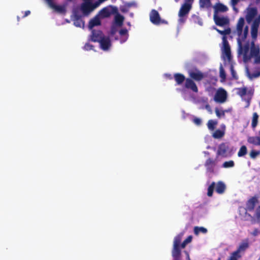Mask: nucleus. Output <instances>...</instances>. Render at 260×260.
<instances>
[{
  "label": "nucleus",
  "instance_id": "f257e3e1",
  "mask_svg": "<svg viewBox=\"0 0 260 260\" xmlns=\"http://www.w3.org/2000/svg\"><path fill=\"white\" fill-rule=\"evenodd\" d=\"M174 78L177 85H182L185 82L184 88L189 89L196 93L198 92V88L196 83L191 79L185 78L183 74L179 73L174 74Z\"/></svg>",
  "mask_w": 260,
  "mask_h": 260
},
{
  "label": "nucleus",
  "instance_id": "f03ea898",
  "mask_svg": "<svg viewBox=\"0 0 260 260\" xmlns=\"http://www.w3.org/2000/svg\"><path fill=\"white\" fill-rule=\"evenodd\" d=\"M182 235L179 234L174 239L173 246L172 250L173 260H181V242Z\"/></svg>",
  "mask_w": 260,
  "mask_h": 260
},
{
  "label": "nucleus",
  "instance_id": "7ed1b4c3",
  "mask_svg": "<svg viewBox=\"0 0 260 260\" xmlns=\"http://www.w3.org/2000/svg\"><path fill=\"white\" fill-rule=\"evenodd\" d=\"M249 247V239L247 238L243 240L237 250L231 254L229 260H238L242 257L240 253L244 252Z\"/></svg>",
  "mask_w": 260,
  "mask_h": 260
},
{
  "label": "nucleus",
  "instance_id": "20e7f679",
  "mask_svg": "<svg viewBox=\"0 0 260 260\" xmlns=\"http://www.w3.org/2000/svg\"><path fill=\"white\" fill-rule=\"evenodd\" d=\"M245 40L246 39L242 40V38H238L237 39V43L239 54H243L244 62H247L250 59V56H249L248 54L249 50V43L247 42L243 46L242 43L244 42Z\"/></svg>",
  "mask_w": 260,
  "mask_h": 260
},
{
  "label": "nucleus",
  "instance_id": "39448f33",
  "mask_svg": "<svg viewBox=\"0 0 260 260\" xmlns=\"http://www.w3.org/2000/svg\"><path fill=\"white\" fill-rule=\"evenodd\" d=\"M245 23V20L243 17H240L236 25V32L238 38H242V39H246L248 34V26H246L243 30Z\"/></svg>",
  "mask_w": 260,
  "mask_h": 260
},
{
  "label": "nucleus",
  "instance_id": "423d86ee",
  "mask_svg": "<svg viewBox=\"0 0 260 260\" xmlns=\"http://www.w3.org/2000/svg\"><path fill=\"white\" fill-rule=\"evenodd\" d=\"M149 18L151 22L156 25L168 24V22L167 20L161 19L159 13L154 9L151 11Z\"/></svg>",
  "mask_w": 260,
  "mask_h": 260
},
{
  "label": "nucleus",
  "instance_id": "0eeeda50",
  "mask_svg": "<svg viewBox=\"0 0 260 260\" xmlns=\"http://www.w3.org/2000/svg\"><path fill=\"white\" fill-rule=\"evenodd\" d=\"M188 73L189 78L192 80L200 81L204 78V74L196 68L189 70Z\"/></svg>",
  "mask_w": 260,
  "mask_h": 260
},
{
  "label": "nucleus",
  "instance_id": "6e6552de",
  "mask_svg": "<svg viewBox=\"0 0 260 260\" xmlns=\"http://www.w3.org/2000/svg\"><path fill=\"white\" fill-rule=\"evenodd\" d=\"M226 91L223 88H220L216 92L214 100L217 103H223L226 101Z\"/></svg>",
  "mask_w": 260,
  "mask_h": 260
},
{
  "label": "nucleus",
  "instance_id": "1a4fd4ad",
  "mask_svg": "<svg viewBox=\"0 0 260 260\" xmlns=\"http://www.w3.org/2000/svg\"><path fill=\"white\" fill-rule=\"evenodd\" d=\"M213 19L215 23L219 26H224L228 25L230 23V20L228 17H220L218 15H213Z\"/></svg>",
  "mask_w": 260,
  "mask_h": 260
},
{
  "label": "nucleus",
  "instance_id": "9d476101",
  "mask_svg": "<svg viewBox=\"0 0 260 260\" xmlns=\"http://www.w3.org/2000/svg\"><path fill=\"white\" fill-rule=\"evenodd\" d=\"M257 14V9L256 7H248L247 8V14L245 19L248 23L252 22L254 18Z\"/></svg>",
  "mask_w": 260,
  "mask_h": 260
},
{
  "label": "nucleus",
  "instance_id": "9b49d317",
  "mask_svg": "<svg viewBox=\"0 0 260 260\" xmlns=\"http://www.w3.org/2000/svg\"><path fill=\"white\" fill-rule=\"evenodd\" d=\"M258 202V198L257 196L251 197L246 203V210L249 211H253Z\"/></svg>",
  "mask_w": 260,
  "mask_h": 260
},
{
  "label": "nucleus",
  "instance_id": "f8f14e48",
  "mask_svg": "<svg viewBox=\"0 0 260 260\" xmlns=\"http://www.w3.org/2000/svg\"><path fill=\"white\" fill-rule=\"evenodd\" d=\"M117 10V9L116 7L112 6L105 7L100 11L99 14L102 18H107L109 17Z\"/></svg>",
  "mask_w": 260,
  "mask_h": 260
},
{
  "label": "nucleus",
  "instance_id": "ddd939ff",
  "mask_svg": "<svg viewBox=\"0 0 260 260\" xmlns=\"http://www.w3.org/2000/svg\"><path fill=\"white\" fill-rule=\"evenodd\" d=\"M229 149L228 145L225 143H221L218 148L217 152V155H220L225 157L227 156V152Z\"/></svg>",
  "mask_w": 260,
  "mask_h": 260
},
{
  "label": "nucleus",
  "instance_id": "4468645a",
  "mask_svg": "<svg viewBox=\"0 0 260 260\" xmlns=\"http://www.w3.org/2000/svg\"><path fill=\"white\" fill-rule=\"evenodd\" d=\"M260 23V17L255 19L252 24L251 34L252 38L255 39L257 37L258 28Z\"/></svg>",
  "mask_w": 260,
  "mask_h": 260
},
{
  "label": "nucleus",
  "instance_id": "2eb2a0df",
  "mask_svg": "<svg viewBox=\"0 0 260 260\" xmlns=\"http://www.w3.org/2000/svg\"><path fill=\"white\" fill-rule=\"evenodd\" d=\"M104 37L103 32L100 30H92L91 35V41L93 42H99L100 40Z\"/></svg>",
  "mask_w": 260,
  "mask_h": 260
},
{
  "label": "nucleus",
  "instance_id": "dca6fc26",
  "mask_svg": "<svg viewBox=\"0 0 260 260\" xmlns=\"http://www.w3.org/2000/svg\"><path fill=\"white\" fill-rule=\"evenodd\" d=\"M215 165V160L211 158H208L205 163V166L206 168L207 172L210 173H213Z\"/></svg>",
  "mask_w": 260,
  "mask_h": 260
},
{
  "label": "nucleus",
  "instance_id": "f3484780",
  "mask_svg": "<svg viewBox=\"0 0 260 260\" xmlns=\"http://www.w3.org/2000/svg\"><path fill=\"white\" fill-rule=\"evenodd\" d=\"M222 40L224 53L228 58H230L231 56V49L226 36H222Z\"/></svg>",
  "mask_w": 260,
  "mask_h": 260
},
{
  "label": "nucleus",
  "instance_id": "a211bd4d",
  "mask_svg": "<svg viewBox=\"0 0 260 260\" xmlns=\"http://www.w3.org/2000/svg\"><path fill=\"white\" fill-rule=\"evenodd\" d=\"M191 8V4L185 3L182 5L179 11V16H186Z\"/></svg>",
  "mask_w": 260,
  "mask_h": 260
},
{
  "label": "nucleus",
  "instance_id": "6ab92c4d",
  "mask_svg": "<svg viewBox=\"0 0 260 260\" xmlns=\"http://www.w3.org/2000/svg\"><path fill=\"white\" fill-rule=\"evenodd\" d=\"M101 48L103 50H108L111 46L110 39L109 37H104L99 42Z\"/></svg>",
  "mask_w": 260,
  "mask_h": 260
},
{
  "label": "nucleus",
  "instance_id": "aec40b11",
  "mask_svg": "<svg viewBox=\"0 0 260 260\" xmlns=\"http://www.w3.org/2000/svg\"><path fill=\"white\" fill-rule=\"evenodd\" d=\"M214 14L217 15L219 12H226L228 11V7L222 3H217L214 6Z\"/></svg>",
  "mask_w": 260,
  "mask_h": 260
},
{
  "label": "nucleus",
  "instance_id": "412c9836",
  "mask_svg": "<svg viewBox=\"0 0 260 260\" xmlns=\"http://www.w3.org/2000/svg\"><path fill=\"white\" fill-rule=\"evenodd\" d=\"M81 9L84 15H88L93 11L91 2H86L81 5Z\"/></svg>",
  "mask_w": 260,
  "mask_h": 260
},
{
  "label": "nucleus",
  "instance_id": "4be33fe9",
  "mask_svg": "<svg viewBox=\"0 0 260 260\" xmlns=\"http://www.w3.org/2000/svg\"><path fill=\"white\" fill-rule=\"evenodd\" d=\"M101 24V22L99 17L98 16H95L89 21L88 27L90 29H92L93 27L100 25Z\"/></svg>",
  "mask_w": 260,
  "mask_h": 260
},
{
  "label": "nucleus",
  "instance_id": "5701e85b",
  "mask_svg": "<svg viewBox=\"0 0 260 260\" xmlns=\"http://www.w3.org/2000/svg\"><path fill=\"white\" fill-rule=\"evenodd\" d=\"M225 188L226 186L225 184L222 181H219L217 183L215 190L218 193L222 194L224 192Z\"/></svg>",
  "mask_w": 260,
  "mask_h": 260
},
{
  "label": "nucleus",
  "instance_id": "b1692460",
  "mask_svg": "<svg viewBox=\"0 0 260 260\" xmlns=\"http://www.w3.org/2000/svg\"><path fill=\"white\" fill-rule=\"evenodd\" d=\"M247 141L249 143L254 145H260V137H249L248 138Z\"/></svg>",
  "mask_w": 260,
  "mask_h": 260
},
{
  "label": "nucleus",
  "instance_id": "393cba45",
  "mask_svg": "<svg viewBox=\"0 0 260 260\" xmlns=\"http://www.w3.org/2000/svg\"><path fill=\"white\" fill-rule=\"evenodd\" d=\"M225 134L224 130L216 129L212 134V137L214 139H220L222 138Z\"/></svg>",
  "mask_w": 260,
  "mask_h": 260
},
{
  "label": "nucleus",
  "instance_id": "a878e982",
  "mask_svg": "<svg viewBox=\"0 0 260 260\" xmlns=\"http://www.w3.org/2000/svg\"><path fill=\"white\" fill-rule=\"evenodd\" d=\"M259 116L257 113L254 112L253 113L252 122H251V127L252 128H255V127L257 125L258 119Z\"/></svg>",
  "mask_w": 260,
  "mask_h": 260
},
{
  "label": "nucleus",
  "instance_id": "bb28decb",
  "mask_svg": "<svg viewBox=\"0 0 260 260\" xmlns=\"http://www.w3.org/2000/svg\"><path fill=\"white\" fill-rule=\"evenodd\" d=\"M217 123V121L211 119L208 121L207 125L208 129L212 131L215 129Z\"/></svg>",
  "mask_w": 260,
  "mask_h": 260
},
{
  "label": "nucleus",
  "instance_id": "cd10ccee",
  "mask_svg": "<svg viewBox=\"0 0 260 260\" xmlns=\"http://www.w3.org/2000/svg\"><path fill=\"white\" fill-rule=\"evenodd\" d=\"M193 232L196 235H198L200 233L206 234L207 232V230L204 227L195 226Z\"/></svg>",
  "mask_w": 260,
  "mask_h": 260
},
{
  "label": "nucleus",
  "instance_id": "c85d7f7f",
  "mask_svg": "<svg viewBox=\"0 0 260 260\" xmlns=\"http://www.w3.org/2000/svg\"><path fill=\"white\" fill-rule=\"evenodd\" d=\"M247 153V147L245 145L242 146L238 152V156L239 157H242L245 155Z\"/></svg>",
  "mask_w": 260,
  "mask_h": 260
},
{
  "label": "nucleus",
  "instance_id": "c756f323",
  "mask_svg": "<svg viewBox=\"0 0 260 260\" xmlns=\"http://www.w3.org/2000/svg\"><path fill=\"white\" fill-rule=\"evenodd\" d=\"M123 20V16L120 14H117L115 17V23L119 26H121L122 25Z\"/></svg>",
  "mask_w": 260,
  "mask_h": 260
},
{
  "label": "nucleus",
  "instance_id": "7c9ffc66",
  "mask_svg": "<svg viewBox=\"0 0 260 260\" xmlns=\"http://www.w3.org/2000/svg\"><path fill=\"white\" fill-rule=\"evenodd\" d=\"M200 6L201 8H209L210 6V0H200Z\"/></svg>",
  "mask_w": 260,
  "mask_h": 260
},
{
  "label": "nucleus",
  "instance_id": "2f4dec72",
  "mask_svg": "<svg viewBox=\"0 0 260 260\" xmlns=\"http://www.w3.org/2000/svg\"><path fill=\"white\" fill-rule=\"evenodd\" d=\"M215 29L223 36H226V35H230L231 33V29L230 27H228L223 30H221L217 28H215Z\"/></svg>",
  "mask_w": 260,
  "mask_h": 260
},
{
  "label": "nucleus",
  "instance_id": "473e14b6",
  "mask_svg": "<svg viewBox=\"0 0 260 260\" xmlns=\"http://www.w3.org/2000/svg\"><path fill=\"white\" fill-rule=\"evenodd\" d=\"M240 0H231L230 1V5L232 6L233 11L237 13L239 12L238 9L236 7L237 5L239 2H240Z\"/></svg>",
  "mask_w": 260,
  "mask_h": 260
},
{
  "label": "nucleus",
  "instance_id": "72a5a7b5",
  "mask_svg": "<svg viewBox=\"0 0 260 260\" xmlns=\"http://www.w3.org/2000/svg\"><path fill=\"white\" fill-rule=\"evenodd\" d=\"M215 182H212L208 188V192L207 196L208 197H212L213 195V192L214 189L215 188Z\"/></svg>",
  "mask_w": 260,
  "mask_h": 260
},
{
  "label": "nucleus",
  "instance_id": "f704fd0d",
  "mask_svg": "<svg viewBox=\"0 0 260 260\" xmlns=\"http://www.w3.org/2000/svg\"><path fill=\"white\" fill-rule=\"evenodd\" d=\"M234 161L232 160H231L223 162V164L222 165V167L224 168H232L234 166Z\"/></svg>",
  "mask_w": 260,
  "mask_h": 260
},
{
  "label": "nucleus",
  "instance_id": "c9c22d12",
  "mask_svg": "<svg viewBox=\"0 0 260 260\" xmlns=\"http://www.w3.org/2000/svg\"><path fill=\"white\" fill-rule=\"evenodd\" d=\"M259 49L258 48H256L254 47H252L251 49L250 54L249 55L250 56V58L253 56H256L259 55Z\"/></svg>",
  "mask_w": 260,
  "mask_h": 260
},
{
  "label": "nucleus",
  "instance_id": "e433bc0d",
  "mask_svg": "<svg viewBox=\"0 0 260 260\" xmlns=\"http://www.w3.org/2000/svg\"><path fill=\"white\" fill-rule=\"evenodd\" d=\"M192 237L191 236H189L185 240L183 241V242L181 244V248H184L186 245L191 242L192 241Z\"/></svg>",
  "mask_w": 260,
  "mask_h": 260
},
{
  "label": "nucleus",
  "instance_id": "4c0bfd02",
  "mask_svg": "<svg viewBox=\"0 0 260 260\" xmlns=\"http://www.w3.org/2000/svg\"><path fill=\"white\" fill-rule=\"evenodd\" d=\"M254 216L256 221L258 222H260V205L256 208Z\"/></svg>",
  "mask_w": 260,
  "mask_h": 260
},
{
  "label": "nucleus",
  "instance_id": "58836bf2",
  "mask_svg": "<svg viewBox=\"0 0 260 260\" xmlns=\"http://www.w3.org/2000/svg\"><path fill=\"white\" fill-rule=\"evenodd\" d=\"M74 24L76 26L81 27V25H84V22L80 18H76L74 21Z\"/></svg>",
  "mask_w": 260,
  "mask_h": 260
},
{
  "label": "nucleus",
  "instance_id": "ea45409f",
  "mask_svg": "<svg viewBox=\"0 0 260 260\" xmlns=\"http://www.w3.org/2000/svg\"><path fill=\"white\" fill-rule=\"evenodd\" d=\"M215 113H216V116L218 118H220L221 116H224V115H225V111H223V110L220 111L217 108L215 109Z\"/></svg>",
  "mask_w": 260,
  "mask_h": 260
},
{
  "label": "nucleus",
  "instance_id": "a19ab883",
  "mask_svg": "<svg viewBox=\"0 0 260 260\" xmlns=\"http://www.w3.org/2000/svg\"><path fill=\"white\" fill-rule=\"evenodd\" d=\"M247 92V89L245 87L241 88L239 89L238 94L242 96L245 95Z\"/></svg>",
  "mask_w": 260,
  "mask_h": 260
},
{
  "label": "nucleus",
  "instance_id": "79ce46f5",
  "mask_svg": "<svg viewBox=\"0 0 260 260\" xmlns=\"http://www.w3.org/2000/svg\"><path fill=\"white\" fill-rule=\"evenodd\" d=\"M93 47L94 46L92 45L89 44V43H86L84 46V49L86 51H89L92 50Z\"/></svg>",
  "mask_w": 260,
  "mask_h": 260
},
{
  "label": "nucleus",
  "instance_id": "37998d69",
  "mask_svg": "<svg viewBox=\"0 0 260 260\" xmlns=\"http://www.w3.org/2000/svg\"><path fill=\"white\" fill-rule=\"evenodd\" d=\"M192 122L197 125L200 126L202 124V120L200 118L198 117H194L192 119Z\"/></svg>",
  "mask_w": 260,
  "mask_h": 260
},
{
  "label": "nucleus",
  "instance_id": "c03bdc74",
  "mask_svg": "<svg viewBox=\"0 0 260 260\" xmlns=\"http://www.w3.org/2000/svg\"><path fill=\"white\" fill-rule=\"evenodd\" d=\"M259 152L255 150H251L250 152V156L252 158H255L258 154Z\"/></svg>",
  "mask_w": 260,
  "mask_h": 260
},
{
  "label": "nucleus",
  "instance_id": "a18cd8bd",
  "mask_svg": "<svg viewBox=\"0 0 260 260\" xmlns=\"http://www.w3.org/2000/svg\"><path fill=\"white\" fill-rule=\"evenodd\" d=\"M220 77L223 79L225 80L226 78L225 73L222 67L220 68Z\"/></svg>",
  "mask_w": 260,
  "mask_h": 260
},
{
  "label": "nucleus",
  "instance_id": "49530a36",
  "mask_svg": "<svg viewBox=\"0 0 260 260\" xmlns=\"http://www.w3.org/2000/svg\"><path fill=\"white\" fill-rule=\"evenodd\" d=\"M100 3H101V2H100L99 1L98 2H96L94 3H91V7H92V10H93L94 9L98 7H99V6L100 5Z\"/></svg>",
  "mask_w": 260,
  "mask_h": 260
},
{
  "label": "nucleus",
  "instance_id": "de8ad7c7",
  "mask_svg": "<svg viewBox=\"0 0 260 260\" xmlns=\"http://www.w3.org/2000/svg\"><path fill=\"white\" fill-rule=\"evenodd\" d=\"M259 234L260 231L258 229H255L251 233V234L254 237L257 236Z\"/></svg>",
  "mask_w": 260,
  "mask_h": 260
},
{
  "label": "nucleus",
  "instance_id": "09e8293b",
  "mask_svg": "<svg viewBox=\"0 0 260 260\" xmlns=\"http://www.w3.org/2000/svg\"><path fill=\"white\" fill-rule=\"evenodd\" d=\"M119 34L121 36H125L127 35V30L126 28L121 29L119 31Z\"/></svg>",
  "mask_w": 260,
  "mask_h": 260
},
{
  "label": "nucleus",
  "instance_id": "8fccbe9b",
  "mask_svg": "<svg viewBox=\"0 0 260 260\" xmlns=\"http://www.w3.org/2000/svg\"><path fill=\"white\" fill-rule=\"evenodd\" d=\"M179 23H184L185 22V21H186V18H187V16H179Z\"/></svg>",
  "mask_w": 260,
  "mask_h": 260
},
{
  "label": "nucleus",
  "instance_id": "3c124183",
  "mask_svg": "<svg viewBox=\"0 0 260 260\" xmlns=\"http://www.w3.org/2000/svg\"><path fill=\"white\" fill-rule=\"evenodd\" d=\"M49 5V6L53 8V9H54L55 6H56V5L53 2V1L52 0H46Z\"/></svg>",
  "mask_w": 260,
  "mask_h": 260
},
{
  "label": "nucleus",
  "instance_id": "603ef678",
  "mask_svg": "<svg viewBox=\"0 0 260 260\" xmlns=\"http://www.w3.org/2000/svg\"><path fill=\"white\" fill-rule=\"evenodd\" d=\"M254 63H260V55L255 56Z\"/></svg>",
  "mask_w": 260,
  "mask_h": 260
},
{
  "label": "nucleus",
  "instance_id": "864d4df0",
  "mask_svg": "<svg viewBox=\"0 0 260 260\" xmlns=\"http://www.w3.org/2000/svg\"><path fill=\"white\" fill-rule=\"evenodd\" d=\"M54 9L58 12H62L63 11V8L60 6L56 5Z\"/></svg>",
  "mask_w": 260,
  "mask_h": 260
},
{
  "label": "nucleus",
  "instance_id": "5fc2aeb1",
  "mask_svg": "<svg viewBox=\"0 0 260 260\" xmlns=\"http://www.w3.org/2000/svg\"><path fill=\"white\" fill-rule=\"evenodd\" d=\"M231 73H232L233 77L236 79V76H235L236 72L234 71L233 67H231Z\"/></svg>",
  "mask_w": 260,
  "mask_h": 260
},
{
  "label": "nucleus",
  "instance_id": "6e6d98bb",
  "mask_svg": "<svg viewBox=\"0 0 260 260\" xmlns=\"http://www.w3.org/2000/svg\"><path fill=\"white\" fill-rule=\"evenodd\" d=\"M184 253L185 254L186 260H191L189 252L186 250L184 251Z\"/></svg>",
  "mask_w": 260,
  "mask_h": 260
},
{
  "label": "nucleus",
  "instance_id": "4d7b16f0",
  "mask_svg": "<svg viewBox=\"0 0 260 260\" xmlns=\"http://www.w3.org/2000/svg\"><path fill=\"white\" fill-rule=\"evenodd\" d=\"M30 13V12L29 10L25 11L24 15H23V17L24 18V17H26L27 16L29 15Z\"/></svg>",
  "mask_w": 260,
  "mask_h": 260
},
{
  "label": "nucleus",
  "instance_id": "13d9d810",
  "mask_svg": "<svg viewBox=\"0 0 260 260\" xmlns=\"http://www.w3.org/2000/svg\"><path fill=\"white\" fill-rule=\"evenodd\" d=\"M205 108H206V109H207L208 111H209V112H211V107H210V106L209 104H207V105H206V106H205Z\"/></svg>",
  "mask_w": 260,
  "mask_h": 260
},
{
  "label": "nucleus",
  "instance_id": "bf43d9fd",
  "mask_svg": "<svg viewBox=\"0 0 260 260\" xmlns=\"http://www.w3.org/2000/svg\"><path fill=\"white\" fill-rule=\"evenodd\" d=\"M165 76H166V77L167 78H168V79H170V80L173 79V77H172V75H171V74H166Z\"/></svg>",
  "mask_w": 260,
  "mask_h": 260
},
{
  "label": "nucleus",
  "instance_id": "052dcab7",
  "mask_svg": "<svg viewBox=\"0 0 260 260\" xmlns=\"http://www.w3.org/2000/svg\"><path fill=\"white\" fill-rule=\"evenodd\" d=\"M260 75V71L257 73L254 74L252 76L253 77L256 78L258 77Z\"/></svg>",
  "mask_w": 260,
  "mask_h": 260
},
{
  "label": "nucleus",
  "instance_id": "680f3d73",
  "mask_svg": "<svg viewBox=\"0 0 260 260\" xmlns=\"http://www.w3.org/2000/svg\"><path fill=\"white\" fill-rule=\"evenodd\" d=\"M134 5V4H133V3H128V4H127V6H128V7H131V6H133Z\"/></svg>",
  "mask_w": 260,
  "mask_h": 260
},
{
  "label": "nucleus",
  "instance_id": "e2e57ef3",
  "mask_svg": "<svg viewBox=\"0 0 260 260\" xmlns=\"http://www.w3.org/2000/svg\"><path fill=\"white\" fill-rule=\"evenodd\" d=\"M193 0H186V2L187 3L192 2Z\"/></svg>",
  "mask_w": 260,
  "mask_h": 260
},
{
  "label": "nucleus",
  "instance_id": "0e129e2a",
  "mask_svg": "<svg viewBox=\"0 0 260 260\" xmlns=\"http://www.w3.org/2000/svg\"><path fill=\"white\" fill-rule=\"evenodd\" d=\"M114 33H115V31L114 30H112V34L113 35V34H114Z\"/></svg>",
  "mask_w": 260,
  "mask_h": 260
},
{
  "label": "nucleus",
  "instance_id": "69168bd1",
  "mask_svg": "<svg viewBox=\"0 0 260 260\" xmlns=\"http://www.w3.org/2000/svg\"><path fill=\"white\" fill-rule=\"evenodd\" d=\"M216 260H221V257H219Z\"/></svg>",
  "mask_w": 260,
  "mask_h": 260
},
{
  "label": "nucleus",
  "instance_id": "338daca9",
  "mask_svg": "<svg viewBox=\"0 0 260 260\" xmlns=\"http://www.w3.org/2000/svg\"><path fill=\"white\" fill-rule=\"evenodd\" d=\"M17 19H18V20H19V17H17Z\"/></svg>",
  "mask_w": 260,
  "mask_h": 260
},
{
  "label": "nucleus",
  "instance_id": "774afa93",
  "mask_svg": "<svg viewBox=\"0 0 260 260\" xmlns=\"http://www.w3.org/2000/svg\"><path fill=\"white\" fill-rule=\"evenodd\" d=\"M259 134L260 135V131H259Z\"/></svg>",
  "mask_w": 260,
  "mask_h": 260
}]
</instances>
